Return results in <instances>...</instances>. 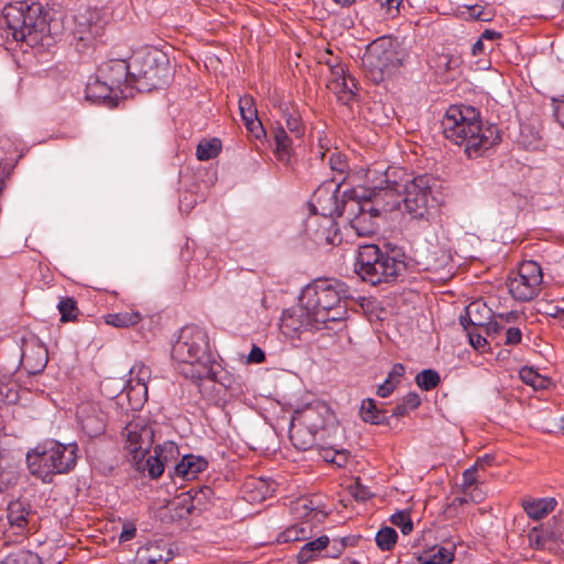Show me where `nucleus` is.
Returning a JSON list of instances; mask_svg holds the SVG:
<instances>
[{
	"label": "nucleus",
	"mask_w": 564,
	"mask_h": 564,
	"mask_svg": "<svg viewBox=\"0 0 564 564\" xmlns=\"http://www.w3.org/2000/svg\"><path fill=\"white\" fill-rule=\"evenodd\" d=\"M442 128L444 137L463 147L469 159L481 156L500 142L497 127L484 126L478 110L471 106H449L442 119Z\"/></svg>",
	"instance_id": "f257e3e1"
},
{
	"label": "nucleus",
	"mask_w": 564,
	"mask_h": 564,
	"mask_svg": "<svg viewBox=\"0 0 564 564\" xmlns=\"http://www.w3.org/2000/svg\"><path fill=\"white\" fill-rule=\"evenodd\" d=\"M350 297L345 283L337 280H316L302 292L300 301L313 314L323 328L329 323H343L348 315L347 300Z\"/></svg>",
	"instance_id": "f03ea898"
},
{
	"label": "nucleus",
	"mask_w": 564,
	"mask_h": 564,
	"mask_svg": "<svg viewBox=\"0 0 564 564\" xmlns=\"http://www.w3.org/2000/svg\"><path fill=\"white\" fill-rule=\"evenodd\" d=\"M172 358L181 364L192 366L186 377L192 379L207 378L212 371L213 356L207 333L195 325L181 329L178 338L172 346Z\"/></svg>",
	"instance_id": "7ed1b4c3"
},
{
	"label": "nucleus",
	"mask_w": 564,
	"mask_h": 564,
	"mask_svg": "<svg viewBox=\"0 0 564 564\" xmlns=\"http://www.w3.org/2000/svg\"><path fill=\"white\" fill-rule=\"evenodd\" d=\"M77 459V445H64L47 441L26 454L30 473L44 482L52 481L56 474H65L74 468Z\"/></svg>",
	"instance_id": "20e7f679"
},
{
	"label": "nucleus",
	"mask_w": 564,
	"mask_h": 564,
	"mask_svg": "<svg viewBox=\"0 0 564 564\" xmlns=\"http://www.w3.org/2000/svg\"><path fill=\"white\" fill-rule=\"evenodd\" d=\"M3 17L8 30L15 41L26 42L30 46L43 44L50 33L46 15L37 2H20L4 8Z\"/></svg>",
	"instance_id": "39448f33"
},
{
	"label": "nucleus",
	"mask_w": 564,
	"mask_h": 564,
	"mask_svg": "<svg viewBox=\"0 0 564 564\" xmlns=\"http://www.w3.org/2000/svg\"><path fill=\"white\" fill-rule=\"evenodd\" d=\"M404 262L382 251L377 245L359 246L355 272L371 285L391 283L404 270Z\"/></svg>",
	"instance_id": "423d86ee"
},
{
	"label": "nucleus",
	"mask_w": 564,
	"mask_h": 564,
	"mask_svg": "<svg viewBox=\"0 0 564 564\" xmlns=\"http://www.w3.org/2000/svg\"><path fill=\"white\" fill-rule=\"evenodd\" d=\"M405 52L389 37L375 40L367 46L361 58L366 76L373 83H381L398 69L405 59Z\"/></svg>",
	"instance_id": "0eeeda50"
},
{
	"label": "nucleus",
	"mask_w": 564,
	"mask_h": 564,
	"mask_svg": "<svg viewBox=\"0 0 564 564\" xmlns=\"http://www.w3.org/2000/svg\"><path fill=\"white\" fill-rule=\"evenodd\" d=\"M344 197V209L348 214L350 228L360 237L373 234L378 227V208L373 207L371 200H366L367 195L357 188L345 191Z\"/></svg>",
	"instance_id": "6e6552de"
},
{
	"label": "nucleus",
	"mask_w": 564,
	"mask_h": 564,
	"mask_svg": "<svg viewBox=\"0 0 564 564\" xmlns=\"http://www.w3.org/2000/svg\"><path fill=\"white\" fill-rule=\"evenodd\" d=\"M134 85L140 90H152L164 87L170 79L169 61L164 55L147 54L133 59Z\"/></svg>",
	"instance_id": "1a4fd4ad"
},
{
	"label": "nucleus",
	"mask_w": 564,
	"mask_h": 564,
	"mask_svg": "<svg viewBox=\"0 0 564 564\" xmlns=\"http://www.w3.org/2000/svg\"><path fill=\"white\" fill-rule=\"evenodd\" d=\"M543 273L535 261H523L513 275L509 276L508 290L511 296L520 302L531 301L541 290Z\"/></svg>",
	"instance_id": "9d476101"
},
{
	"label": "nucleus",
	"mask_w": 564,
	"mask_h": 564,
	"mask_svg": "<svg viewBox=\"0 0 564 564\" xmlns=\"http://www.w3.org/2000/svg\"><path fill=\"white\" fill-rule=\"evenodd\" d=\"M402 176H405L404 171L395 166L368 169L366 172V186H356L355 188L359 193L367 195L366 200H372L381 192L400 193Z\"/></svg>",
	"instance_id": "9b49d317"
},
{
	"label": "nucleus",
	"mask_w": 564,
	"mask_h": 564,
	"mask_svg": "<svg viewBox=\"0 0 564 564\" xmlns=\"http://www.w3.org/2000/svg\"><path fill=\"white\" fill-rule=\"evenodd\" d=\"M126 448L137 464H141L154 442V430L148 417L138 416L123 431Z\"/></svg>",
	"instance_id": "f8f14e48"
},
{
	"label": "nucleus",
	"mask_w": 564,
	"mask_h": 564,
	"mask_svg": "<svg viewBox=\"0 0 564 564\" xmlns=\"http://www.w3.org/2000/svg\"><path fill=\"white\" fill-rule=\"evenodd\" d=\"M433 183L434 180L426 174L412 180L402 178L403 203L408 213L413 217L422 218L426 213Z\"/></svg>",
	"instance_id": "ddd939ff"
},
{
	"label": "nucleus",
	"mask_w": 564,
	"mask_h": 564,
	"mask_svg": "<svg viewBox=\"0 0 564 564\" xmlns=\"http://www.w3.org/2000/svg\"><path fill=\"white\" fill-rule=\"evenodd\" d=\"M344 181V176L340 180L333 177L332 180L325 181L316 188L310 203L315 214L333 218L341 216L345 213L344 202H339L337 197V193ZM343 200H345V198Z\"/></svg>",
	"instance_id": "4468645a"
},
{
	"label": "nucleus",
	"mask_w": 564,
	"mask_h": 564,
	"mask_svg": "<svg viewBox=\"0 0 564 564\" xmlns=\"http://www.w3.org/2000/svg\"><path fill=\"white\" fill-rule=\"evenodd\" d=\"M280 329L289 338H297L304 330H319L323 327L315 322L313 314L301 302L299 306L284 310L280 318Z\"/></svg>",
	"instance_id": "2eb2a0df"
},
{
	"label": "nucleus",
	"mask_w": 564,
	"mask_h": 564,
	"mask_svg": "<svg viewBox=\"0 0 564 564\" xmlns=\"http://www.w3.org/2000/svg\"><path fill=\"white\" fill-rule=\"evenodd\" d=\"M102 84L117 95L122 94L123 88L134 85V77L131 75V65L124 59H111L104 63L98 69Z\"/></svg>",
	"instance_id": "dca6fc26"
},
{
	"label": "nucleus",
	"mask_w": 564,
	"mask_h": 564,
	"mask_svg": "<svg viewBox=\"0 0 564 564\" xmlns=\"http://www.w3.org/2000/svg\"><path fill=\"white\" fill-rule=\"evenodd\" d=\"M74 21V36L83 43V46L93 45L104 33V21L97 10L86 9L78 12Z\"/></svg>",
	"instance_id": "f3484780"
},
{
	"label": "nucleus",
	"mask_w": 564,
	"mask_h": 564,
	"mask_svg": "<svg viewBox=\"0 0 564 564\" xmlns=\"http://www.w3.org/2000/svg\"><path fill=\"white\" fill-rule=\"evenodd\" d=\"M150 378L151 370L143 362H137L130 369V379L124 390L130 400L134 399L133 406H140L145 402L148 397V381Z\"/></svg>",
	"instance_id": "a211bd4d"
},
{
	"label": "nucleus",
	"mask_w": 564,
	"mask_h": 564,
	"mask_svg": "<svg viewBox=\"0 0 564 564\" xmlns=\"http://www.w3.org/2000/svg\"><path fill=\"white\" fill-rule=\"evenodd\" d=\"M77 421L90 437L100 435L105 431V414L97 403H82L77 409Z\"/></svg>",
	"instance_id": "6ab92c4d"
},
{
	"label": "nucleus",
	"mask_w": 564,
	"mask_h": 564,
	"mask_svg": "<svg viewBox=\"0 0 564 564\" xmlns=\"http://www.w3.org/2000/svg\"><path fill=\"white\" fill-rule=\"evenodd\" d=\"M328 88L333 90L343 104L350 102L355 97V78L346 74L343 65H336L330 69Z\"/></svg>",
	"instance_id": "aec40b11"
},
{
	"label": "nucleus",
	"mask_w": 564,
	"mask_h": 564,
	"mask_svg": "<svg viewBox=\"0 0 564 564\" xmlns=\"http://www.w3.org/2000/svg\"><path fill=\"white\" fill-rule=\"evenodd\" d=\"M177 453V446L173 442L158 445L154 448V455H150L143 466H139L143 471H148L151 478L160 477L164 471V466L169 458Z\"/></svg>",
	"instance_id": "412c9836"
},
{
	"label": "nucleus",
	"mask_w": 564,
	"mask_h": 564,
	"mask_svg": "<svg viewBox=\"0 0 564 564\" xmlns=\"http://www.w3.org/2000/svg\"><path fill=\"white\" fill-rule=\"evenodd\" d=\"M173 556L164 541H153L141 546L135 555L138 564H166Z\"/></svg>",
	"instance_id": "4be33fe9"
},
{
	"label": "nucleus",
	"mask_w": 564,
	"mask_h": 564,
	"mask_svg": "<svg viewBox=\"0 0 564 564\" xmlns=\"http://www.w3.org/2000/svg\"><path fill=\"white\" fill-rule=\"evenodd\" d=\"M562 536V533L550 527H534L528 533L529 545L534 550L553 551Z\"/></svg>",
	"instance_id": "5701e85b"
},
{
	"label": "nucleus",
	"mask_w": 564,
	"mask_h": 564,
	"mask_svg": "<svg viewBox=\"0 0 564 564\" xmlns=\"http://www.w3.org/2000/svg\"><path fill=\"white\" fill-rule=\"evenodd\" d=\"M33 516L30 505L24 500H13L8 505L7 518L11 528H15L19 532H23Z\"/></svg>",
	"instance_id": "b1692460"
},
{
	"label": "nucleus",
	"mask_w": 564,
	"mask_h": 564,
	"mask_svg": "<svg viewBox=\"0 0 564 564\" xmlns=\"http://www.w3.org/2000/svg\"><path fill=\"white\" fill-rule=\"evenodd\" d=\"M417 263L426 271H440L449 262V254L442 248L432 246L417 256Z\"/></svg>",
	"instance_id": "393cba45"
},
{
	"label": "nucleus",
	"mask_w": 564,
	"mask_h": 564,
	"mask_svg": "<svg viewBox=\"0 0 564 564\" xmlns=\"http://www.w3.org/2000/svg\"><path fill=\"white\" fill-rule=\"evenodd\" d=\"M207 460L202 456L185 455L178 464L175 465V475L183 479H194L199 473L207 468Z\"/></svg>",
	"instance_id": "a878e982"
},
{
	"label": "nucleus",
	"mask_w": 564,
	"mask_h": 564,
	"mask_svg": "<svg viewBox=\"0 0 564 564\" xmlns=\"http://www.w3.org/2000/svg\"><path fill=\"white\" fill-rule=\"evenodd\" d=\"M521 506L529 518L540 520L555 509L556 500L554 498H524Z\"/></svg>",
	"instance_id": "bb28decb"
},
{
	"label": "nucleus",
	"mask_w": 564,
	"mask_h": 564,
	"mask_svg": "<svg viewBox=\"0 0 564 564\" xmlns=\"http://www.w3.org/2000/svg\"><path fill=\"white\" fill-rule=\"evenodd\" d=\"M274 142V154L279 161L289 163L292 155V137L288 134L285 129L278 123L272 130Z\"/></svg>",
	"instance_id": "cd10ccee"
},
{
	"label": "nucleus",
	"mask_w": 564,
	"mask_h": 564,
	"mask_svg": "<svg viewBox=\"0 0 564 564\" xmlns=\"http://www.w3.org/2000/svg\"><path fill=\"white\" fill-rule=\"evenodd\" d=\"M330 543L327 535H322L313 541L306 542L299 551L296 558L301 564H305L316 558L323 550H325Z\"/></svg>",
	"instance_id": "c85d7f7f"
},
{
	"label": "nucleus",
	"mask_w": 564,
	"mask_h": 564,
	"mask_svg": "<svg viewBox=\"0 0 564 564\" xmlns=\"http://www.w3.org/2000/svg\"><path fill=\"white\" fill-rule=\"evenodd\" d=\"M405 373V368L402 364H394L388 373V378L377 389V394L380 398H388L393 393L395 388L401 382V378Z\"/></svg>",
	"instance_id": "c756f323"
},
{
	"label": "nucleus",
	"mask_w": 564,
	"mask_h": 564,
	"mask_svg": "<svg viewBox=\"0 0 564 564\" xmlns=\"http://www.w3.org/2000/svg\"><path fill=\"white\" fill-rule=\"evenodd\" d=\"M312 534V528L306 522H301L294 525L286 528L283 532H281L278 538V543H290L296 541H305Z\"/></svg>",
	"instance_id": "7c9ffc66"
},
{
	"label": "nucleus",
	"mask_w": 564,
	"mask_h": 564,
	"mask_svg": "<svg viewBox=\"0 0 564 564\" xmlns=\"http://www.w3.org/2000/svg\"><path fill=\"white\" fill-rule=\"evenodd\" d=\"M142 319L140 312L135 310L107 314L105 322L117 328H126L137 325Z\"/></svg>",
	"instance_id": "2f4dec72"
},
{
	"label": "nucleus",
	"mask_w": 564,
	"mask_h": 564,
	"mask_svg": "<svg viewBox=\"0 0 564 564\" xmlns=\"http://www.w3.org/2000/svg\"><path fill=\"white\" fill-rule=\"evenodd\" d=\"M454 553L445 546H433L419 556L421 564H448L453 561Z\"/></svg>",
	"instance_id": "473e14b6"
},
{
	"label": "nucleus",
	"mask_w": 564,
	"mask_h": 564,
	"mask_svg": "<svg viewBox=\"0 0 564 564\" xmlns=\"http://www.w3.org/2000/svg\"><path fill=\"white\" fill-rule=\"evenodd\" d=\"M360 417L364 422L370 424H382L386 421L384 412L378 409L373 399H365L359 410Z\"/></svg>",
	"instance_id": "72a5a7b5"
},
{
	"label": "nucleus",
	"mask_w": 564,
	"mask_h": 564,
	"mask_svg": "<svg viewBox=\"0 0 564 564\" xmlns=\"http://www.w3.org/2000/svg\"><path fill=\"white\" fill-rule=\"evenodd\" d=\"M290 440L295 448L306 451L313 446L315 437L305 427L292 425L290 429Z\"/></svg>",
	"instance_id": "f704fd0d"
},
{
	"label": "nucleus",
	"mask_w": 564,
	"mask_h": 564,
	"mask_svg": "<svg viewBox=\"0 0 564 564\" xmlns=\"http://www.w3.org/2000/svg\"><path fill=\"white\" fill-rule=\"evenodd\" d=\"M281 115L285 120L286 128L295 139H301L305 133V127L296 111H290L288 107L280 106Z\"/></svg>",
	"instance_id": "c9c22d12"
},
{
	"label": "nucleus",
	"mask_w": 564,
	"mask_h": 564,
	"mask_svg": "<svg viewBox=\"0 0 564 564\" xmlns=\"http://www.w3.org/2000/svg\"><path fill=\"white\" fill-rule=\"evenodd\" d=\"M519 377L528 386H531L534 390L547 389L551 384V380L544 376H541L535 370L529 367H524L519 371Z\"/></svg>",
	"instance_id": "e433bc0d"
},
{
	"label": "nucleus",
	"mask_w": 564,
	"mask_h": 564,
	"mask_svg": "<svg viewBox=\"0 0 564 564\" xmlns=\"http://www.w3.org/2000/svg\"><path fill=\"white\" fill-rule=\"evenodd\" d=\"M221 150V142L218 139L204 140L198 143L196 156L199 161H208L216 158Z\"/></svg>",
	"instance_id": "4c0bfd02"
},
{
	"label": "nucleus",
	"mask_w": 564,
	"mask_h": 564,
	"mask_svg": "<svg viewBox=\"0 0 564 564\" xmlns=\"http://www.w3.org/2000/svg\"><path fill=\"white\" fill-rule=\"evenodd\" d=\"M0 564H43L40 556L31 551L19 550L10 553Z\"/></svg>",
	"instance_id": "58836bf2"
},
{
	"label": "nucleus",
	"mask_w": 564,
	"mask_h": 564,
	"mask_svg": "<svg viewBox=\"0 0 564 564\" xmlns=\"http://www.w3.org/2000/svg\"><path fill=\"white\" fill-rule=\"evenodd\" d=\"M57 308L61 314V322L63 323L75 321L79 313L77 303L73 297L61 299Z\"/></svg>",
	"instance_id": "ea45409f"
},
{
	"label": "nucleus",
	"mask_w": 564,
	"mask_h": 564,
	"mask_svg": "<svg viewBox=\"0 0 564 564\" xmlns=\"http://www.w3.org/2000/svg\"><path fill=\"white\" fill-rule=\"evenodd\" d=\"M86 91L87 97L91 99H107L112 95L118 96L113 90L108 89V87L102 84V78L99 75L96 80L87 85Z\"/></svg>",
	"instance_id": "a19ab883"
},
{
	"label": "nucleus",
	"mask_w": 564,
	"mask_h": 564,
	"mask_svg": "<svg viewBox=\"0 0 564 564\" xmlns=\"http://www.w3.org/2000/svg\"><path fill=\"white\" fill-rule=\"evenodd\" d=\"M398 533L393 528L384 527L377 532L376 542L382 551L391 550L397 543Z\"/></svg>",
	"instance_id": "79ce46f5"
},
{
	"label": "nucleus",
	"mask_w": 564,
	"mask_h": 564,
	"mask_svg": "<svg viewBox=\"0 0 564 564\" xmlns=\"http://www.w3.org/2000/svg\"><path fill=\"white\" fill-rule=\"evenodd\" d=\"M441 381L440 375L433 369H425L415 377L416 384L425 391L432 390L438 386Z\"/></svg>",
	"instance_id": "37998d69"
},
{
	"label": "nucleus",
	"mask_w": 564,
	"mask_h": 564,
	"mask_svg": "<svg viewBox=\"0 0 564 564\" xmlns=\"http://www.w3.org/2000/svg\"><path fill=\"white\" fill-rule=\"evenodd\" d=\"M239 110L243 122L256 119L258 110L254 105V100L250 95H245L239 99Z\"/></svg>",
	"instance_id": "c03bdc74"
},
{
	"label": "nucleus",
	"mask_w": 564,
	"mask_h": 564,
	"mask_svg": "<svg viewBox=\"0 0 564 564\" xmlns=\"http://www.w3.org/2000/svg\"><path fill=\"white\" fill-rule=\"evenodd\" d=\"M328 165L333 172L344 175L348 170L346 156L337 151L330 152L328 156Z\"/></svg>",
	"instance_id": "a18cd8bd"
},
{
	"label": "nucleus",
	"mask_w": 564,
	"mask_h": 564,
	"mask_svg": "<svg viewBox=\"0 0 564 564\" xmlns=\"http://www.w3.org/2000/svg\"><path fill=\"white\" fill-rule=\"evenodd\" d=\"M390 520L401 529L403 534H409L413 530V522L408 511H398L391 516Z\"/></svg>",
	"instance_id": "49530a36"
},
{
	"label": "nucleus",
	"mask_w": 564,
	"mask_h": 564,
	"mask_svg": "<svg viewBox=\"0 0 564 564\" xmlns=\"http://www.w3.org/2000/svg\"><path fill=\"white\" fill-rule=\"evenodd\" d=\"M503 337V344L505 345H517L521 343L522 339V332L519 327L516 326H507Z\"/></svg>",
	"instance_id": "de8ad7c7"
},
{
	"label": "nucleus",
	"mask_w": 564,
	"mask_h": 564,
	"mask_svg": "<svg viewBox=\"0 0 564 564\" xmlns=\"http://www.w3.org/2000/svg\"><path fill=\"white\" fill-rule=\"evenodd\" d=\"M357 541L358 536H345L340 539H334L333 549H335L337 553H334L333 556H338L347 546L355 545Z\"/></svg>",
	"instance_id": "09e8293b"
},
{
	"label": "nucleus",
	"mask_w": 564,
	"mask_h": 564,
	"mask_svg": "<svg viewBox=\"0 0 564 564\" xmlns=\"http://www.w3.org/2000/svg\"><path fill=\"white\" fill-rule=\"evenodd\" d=\"M469 14L475 20L479 21H490L494 17L492 12L489 10H486L479 4L473 6L469 8Z\"/></svg>",
	"instance_id": "8fccbe9b"
},
{
	"label": "nucleus",
	"mask_w": 564,
	"mask_h": 564,
	"mask_svg": "<svg viewBox=\"0 0 564 564\" xmlns=\"http://www.w3.org/2000/svg\"><path fill=\"white\" fill-rule=\"evenodd\" d=\"M246 128L248 131L257 139H260L262 135L265 134V130L262 126V122L259 120L258 116L256 119H251L250 121L245 122Z\"/></svg>",
	"instance_id": "3c124183"
},
{
	"label": "nucleus",
	"mask_w": 564,
	"mask_h": 564,
	"mask_svg": "<svg viewBox=\"0 0 564 564\" xmlns=\"http://www.w3.org/2000/svg\"><path fill=\"white\" fill-rule=\"evenodd\" d=\"M477 470H478V468H476V466L473 465L471 467L467 468L463 473V488H464V491H466L474 484H476V481H477V478H476Z\"/></svg>",
	"instance_id": "603ef678"
},
{
	"label": "nucleus",
	"mask_w": 564,
	"mask_h": 564,
	"mask_svg": "<svg viewBox=\"0 0 564 564\" xmlns=\"http://www.w3.org/2000/svg\"><path fill=\"white\" fill-rule=\"evenodd\" d=\"M137 528L131 522H126L123 524L122 531L119 535L120 543L128 542L135 536Z\"/></svg>",
	"instance_id": "864d4df0"
},
{
	"label": "nucleus",
	"mask_w": 564,
	"mask_h": 564,
	"mask_svg": "<svg viewBox=\"0 0 564 564\" xmlns=\"http://www.w3.org/2000/svg\"><path fill=\"white\" fill-rule=\"evenodd\" d=\"M350 494L357 499V500H366L370 497L369 490L361 486L358 481L349 487Z\"/></svg>",
	"instance_id": "5fc2aeb1"
},
{
	"label": "nucleus",
	"mask_w": 564,
	"mask_h": 564,
	"mask_svg": "<svg viewBox=\"0 0 564 564\" xmlns=\"http://www.w3.org/2000/svg\"><path fill=\"white\" fill-rule=\"evenodd\" d=\"M402 402L405 404L408 410H414L419 408L421 404V398L415 392H409L403 399Z\"/></svg>",
	"instance_id": "6e6d98bb"
},
{
	"label": "nucleus",
	"mask_w": 564,
	"mask_h": 564,
	"mask_svg": "<svg viewBox=\"0 0 564 564\" xmlns=\"http://www.w3.org/2000/svg\"><path fill=\"white\" fill-rule=\"evenodd\" d=\"M507 325L501 322L498 317H496L492 322L487 325L488 335H499L505 332Z\"/></svg>",
	"instance_id": "4d7b16f0"
},
{
	"label": "nucleus",
	"mask_w": 564,
	"mask_h": 564,
	"mask_svg": "<svg viewBox=\"0 0 564 564\" xmlns=\"http://www.w3.org/2000/svg\"><path fill=\"white\" fill-rule=\"evenodd\" d=\"M347 460H348V452L341 451V452L333 453L332 459H329V463H333V464L337 465L338 467H343L346 465Z\"/></svg>",
	"instance_id": "13d9d810"
},
{
	"label": "nucleus",
	"mask_w": 564,
	"mask_h": 564,
	"mask_svg": "<svg viewBox=\"0 0 564 564\" xmlns=\"http://www.w3.org/2000/svg\"><path fill=\"white\" fill-rule=\"evenodd\" d=\"M264 358H265L264 351L260 347L253 346L249 354L248 360L250 362L259 364V362H262L264 360Z\"/></svg>",
	"instance_id": "bf43d9fd"
},
{
	"label": "nucleus",
	"mask_w": 564,
	"mask_h": 564,
	"mask_svg": "<svg viewBox=\"0 0 564 564\" xmlns=\"http://www.w3.org/2000/svg\"><path fill=\"white\" fill-rule=\"evenodd\" d=\"M469 340H470V344L473 345V347L476 349H481L487 344L486 338L478 334H470Z\"/></svg>",
	"instance_id": "052dcab7"
},
{
	"label": "nucleus",
	"mask_w": 564,
	"mask_h": 564,
	"mask_svg": "<svg viewBox=\"0 0 564 564\" xmlns=\"http://www.w3.org/2000/svg\"><path fill=\"white\" fill-rule=\"evenodd\" d=\"M497 317L507 326H510L509 324L514 323L519 318V314L514 311H511L506 314H499Z\"/></svg>",
	"instance_id": "680f3d73"
},
{
	"label": "nucleus",
	"mask_w": 564,
	"mask_h": 564,
	"mask_svg": "<svg viewBox=\"0 0 564 564\" xmlns=\"http://www.w3.org/2000/svg\"><path fill=\"white\" fill-rule=\"evenodd\" d=\"M494 460V457L490 456V455H485L482 457H478L474 464V466H476V468H485V466H489L491 465Z\"/></svg>",
	"instance_id": "e2e57ef3"
},
{
	"label": "nucleus",
	"mask_w": 564,
	"mask_h": 564,
	"mask_svg": "<svg viewBox=\"0 0 564 564\" xmlns=\"http://www.w3.org/2000/svg\"><path fill=\"white\" fill-rule=\"evenodd\" d=\"M409 412L408 408L403 402L397 404L392 410V416L401 417L404 416Z\"/></svg>",
	"instance_id": "0e129e2a"
},
{
	"label": "nucleus",
	"mask_w": 564,
	"mask_h": 564,
	"mask_svg": "<svg viewBox=\"0 0 564 564\" xmlns=\"http://www.w3.org/2000/svg\"><path fill=\"white\" fill-rule=\"evenodd\" d=\"M381 7H386L388 10L392 8L399 10L402 0H379Z\"/></svg>",
	"instance_id": "69168bd1"
},
{
	"label": "nucleus",
	"mask_w": 564,
	"mask_h": 564,
	"mask_svg": "<svg viewBox=\"0 0 564 564\" xmlns=\"http://www.w3.org/2000/svg\"><path fill=\"white\" fill-rule=\"evenodd\" d=\"M501 36V34L497 31H494V30H485L482 33H481V39L482 41L484 40H489V41H494V40H497Z\"/></svg>",
	"instance_id": "338daca9"
},
{
	"label": "nucleus",
	"mask_w": 564,
	"mask_h": 564,
	"mask_svg": "<svg viewBox=\"0 0 564 564\" xmlns=\"http://www.w3.org/2000/svg\"><path fill=\"white\" fill-rule=\"evenodd\" d=\"M555 115L557 117V120L564 127V101L557 105L555 109Z\"/></svg>",
	"instance_id": "774afa93"
}]
</instances>
